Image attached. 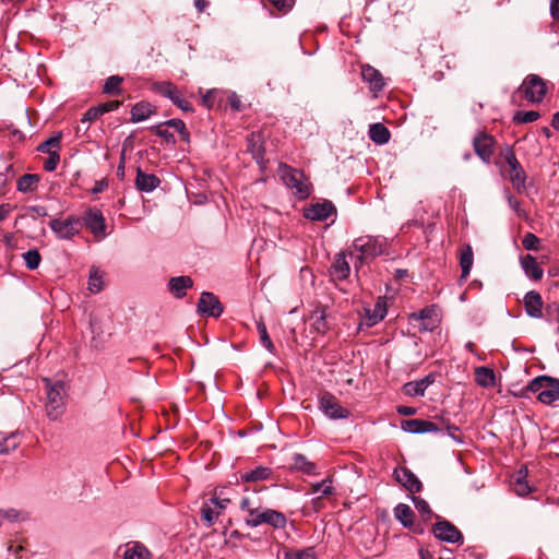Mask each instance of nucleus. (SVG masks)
Returning a JSON list of instances; mask_svg holds the SVG:
<instances>
[{"mask_svg":"<svg viewBox=\"0 0 559 559\" xmlns=\"http://www.w3.org/2000/svg\"><path fill=\"white\" fill-rule=\"evenodd\" d=\"M21 444V436L17 432H12L9 436L0 433V454H8L14 451Z\"/></svg>","mask_w":559,"mask_h":559,"instance_id":"38","label":"nucleus"},{"mask_svg":"<svg viewBox=\"0 0 559 559\" xmlns=\"http://www.w3.org/2000/svg\"><path fill=\"white\" fill-rule=\"evenodd\" d=\"M55 235L62 240H70L81 230V219L76 216H68L66 219H51L49 223Z\"/></svg>","mask_w":559,"mask_h":559,"instance_id":"10","label":"nucleus"},{"mask_svg":"<svg viewBox=\"0 0 559 559\" xmlns=\"http://www.w3.org/2000/svg\"><path fill=\"white\" fill-rule=\"evenodd\" d=\"M528 390L537 393V399L544 404H551L559 400V380L540 376L533 379L528 384Z\"/></svg>","mask_w":559,"mask_h":559,"instance_id":"3","label":"nucleus"},{"mask_svg":"<svg viewBox=\"0 0 559 559\" xmlns=\"http://www.w3.org/2000/svg\"><path fill=\"white\" fill-rule=\"evenodd\" d=\"M524 307L526 313L532 318L543 317V300L539 293L531 290L524 296Z\"/></svg>","mask_w":559,"mask_h":559,"instance_id":"22","label":"nucleus"},{"mask_svg":"<svg viewBox=\"0 0 559 559\" xmlns=\"http://www.w3.org/2000/svg\"><path fill=\"white\" fill-rule=\"evenodd\" d=\"M539 242V238L532 233H527L522 239V245L526 250H538Z\"/></svg>","mask_w":559,"mask_h":559,"instance_id":"52","label":"nucleus"},{"mask_svg":"<svg viewBox=\"0 0 559 559\" xmlns=\"http://www.w3.org/2000/svg\"><path fill=\"white\" fill-rule=\"evenodd\" d=\"M107 187H108V181L106 179H100L95 182V185L92 189V193H94V194L100 193L105 189H107Z\"/></svg>","mask_w":559,"mask_h":559,"instance_id":"59","label":"nucleus"},{"mask_svg":"<svg viewBox=\"0 0 559 559\" xmlns=\"http://www.w3.org/2000/svg\"><path fill=\"white\" fill-rule=\"evenodd\" d=\"M119 106H120V102L109 100V102L99 104L97 107H98L100 114L104 115L106 112L114 111V110L118 109Z\"/></svg>","mask_w":559,"mask_h":559,"instance_id":"57","label":"nucleus"},{"mask_svg":"<svg viewBox=\"0 0 559 559\" xmlns=\"http://www.w3.org/2000/svg\"><path fill=\"white\" fill-rule=\"evenodd\" d=\"M160 185V180L154 174H146L138 168L135 187L142 192H151Z\"/></svg>","mask_w":559,"mask_h":559,"instance_id":"24","label":"nucleus"},{"mask_svg":"<svg viewBox=\"0 0 559 559\" xmlns=\"http://www.w3.org/2000/svg\"><path fill=\"white\" fill-rule=\"evenodd\" d=\"M285 559H318L314 547H307L304 549H289L286 550Z\"/></svg>","mask_w":559,"mask_h":559,"instance_id":"40","label":"nucleus"},{"mask_svg":"<svg viewBox=\"0 0 559 559\" xmlns=\"http://www.w3.org/2000/svg\"><path fill=\"white\" fill-rule=\"evenodd\" d=\"M122 559H151V552L140 543H130L126 545Z\"/></svg>","mask_w":559,"mask_h":559,"instance_id":"31","label":"nucleus"},{"mask_svg":"<svg viewBox=\"0 0 559 559\" xmlns=\"http://www.w3.org/2000/svg\"><path fill=\"white\" fill-rule=\"evenodd\" d=\"M245 523L247 526L250 527H257L262 524H267L272 526L273 528H284L287 524V518L284 513L267 509V508H260L257 513L252 514L251 520H245Z\"/></svg>","mask_w":559,"mask_h":559,"instance_id":"6","label":"nucleus"},{"mask_svg":"<svg viewBox=\"0 0 559 559\" xmlns=\"http://www.w3.org/2000/svg\"><path fill=\"white\" fill-rule=\"evenodd\" d=\"M540 117L538 111L528 110V111H516L513 117V121L515 123H530L536 121Z\"/></svg>","mask_w":559,"mask_h":559,"instance_id":"46","label":"nucleus"},{"mask_svg":"<svg viewBox=\"0 0 559 559\" xmlns=\"http://www.w3.org/2000/svg\"><path fill=\"white\" fill-rule=\"evenodd\" d=\"M23 260L28 270H36L41 261V257L37 249H31L23 253Z\"/></svg>","mask_w":559,"mask_h":559,"instance_id":"45","label":"nucleus"},{"mask_svg":"<svg viewBox=\"0 0 559 559\" xmlns=\"http://www.w3.org/2000/svg\"><path fill=\"white\" fill-rule=\"evenodd\" d=\"M500 158H502L508 166V168L502 169V173L509 178L516 190L523 189L525 186L526 175L518 162L512 147L506 146V148L500 152Z\"/></svg>","mask_w":559,"mask_h":559,"instance_id":"4","label":"nucleus"},{"mask_svg":"<svg viewBox=\"0 0 559 559\" xmlns=\"http://www.w3.org/2000/svg\"><path fill=\"white\" fill-rule=\"evenodd\" d=\"M550 12L551 16L559 22V0H551Z\"/></svg>","mask_w":559,"mask_h":559,"instance_id":"62","label":"nucleus"},{"mask_svg":"<svg viewBox=\"0 0 559 559\" xmlns=\"http://www.w3.org/2000/svg\"><path fill=\"white\" fill-rule=\"evenodd\" d=\"M39 181V177L37 175H29V174H26V175H23L19 180H17V190L20 192H31L33 191L37 183Z\"/></svg>","mask_w":559,"mask_h":559,"instance_id":"41","label":"nucleus"},{"mask_svg":"<svg viewBox=\"0 0 559 559\" xmlns=\"http://www.w3.org/2000/svg\"><path fill=\"white\" fill-rule=\"evenodd\" d=\"M43 382L47 394L46 414L50 420H57L64 411V383L62 381L52 382L48 378H44Z\"/></svg>","mask_w":559,"mask_h":559,"instance_id":"2","label":"nucleus"},{"mask_svg":"<svg viewBox=\"0 0 559 559\" xmlns=\"http://www.w3.org/2000/svg\"><path fill=\"white\" fill-rule=\"evenodd\" d=\"M527 468L521 467L512 477V489L518 496H526L532 491L527 480Z\"/></svg>","mask_w":559,"mask_h":559,"instance_id":"26","label":"nucleus"},{"mask_svg":"<svg viewBox=\"0 0 559 559\" xmlns=\"http://www.w3.org/2000/svg\"><path fill=\"white\" fill-rule=\"evenodd\" d=\"M102 116L99 109L97 106L95 107H92L90 108L84 115H83V118L81 119V124H85L87 123V126L85 127V129L88 128V123H91L92 121H95L96 119H98L99 117Z\"/></svg>","mask_w":559,"mask_h":559,"instance_id":"54","label":"nucleus"},{"mask_svg":"<svg viewBox=\"0 0 559 559\" xmlns=\"http://www.w3.org/2000/svg\"><path fill=\"white\" fill-rule=\"evenodd\" d=\"M155 133L160 136V138H164L165 140L167 141H174V135L171 132H169L168 130L166 129H162L160 126H157L155 127Z\"/></svg>","mask_w":559,"mask_h":559,"instance_id":"60","label":"nucleus"},{"mask_svg":"<svg viewBox=\"0 0 559 559\" xmlns=\"http://www.w3.org/2000/svg\"><path fill=\"white\" fill-rule=\"evenodd\" d=\"M404 431L409 433H425L439 431L438 426L429 420L424 419H406L401 423Z\"/></svg>","mask_w":559,"mask_h":559,"instance_id":"20","label":"nucleus"},{"mask_svg":"<svg viewBox=\"0 0 559 559\" xmlns=\"http://www.w3.org/2000/svg\"><path fill=\"white\" fill-rule=\"evenodd\" d=\"M26 215L33 219H36L37 217H44L47 215V210L45 206L41 205H34L26 207Z\"/></svg>","mask_w":559,"mask_h":559,"instance_id":"55","label":"nucleus"},{"mask_svg":"<svg viewBox=\"0 0 559 559\" xmlns=\"http://www.w3.org/2000/svg\"><path fill=\"white\" fill-rule=\"evenodd\" d=\"M248 151L252 154L253 158L259 160L263 159L264 156V146L263 139L260 133H251L247 138Z\"/></svg>","mask_w":559,"mask_h":559,"instance_id":"33","label":"nucleus"},{"mask_svg":"<svg viewBox=\"0 0 559 559\" xmlns=\"http://www.w3.org/2000/svg\"><path fill=\"white\" fill-rule=\"evenodd\" d=\"M12 211V206L8 203L0 204V222L4 221Z\"/></svg>","mask_w":559,"mask_h":559,"instance_id":"61","label":"nucleus"},{"mask_svg":"<svg viewBox=\"0 0 559 559\" xmlns=\"http://www.w3.org/2000/svg\"><path fill=\"white\" fill-rule=\"evenodd\" d=\"M394 516H395V519L397 521H400V523L404 527L409 528V530H412L415 533H421L423 532V528H420L419 526L415 525V523H414V512H413V510L411 509L409 506H407L405 503H399L394 508Z\"/></svg>","mask_w":559,"mask_h":559,"instance_id":"21","label":"nucleus"},{"mask_svg":"<svg viewBox=\"0 0 559 559\" xmlns=\"http://www.w3.org/2000/svg\"><path fill=\"white\" fill-rule=\"evenodd\" d=\"M350 272L349 264L346 260V255L344 252H340L335 257V261L333 262L330 274L334 281H343L348 277Z\"/></svg>","mask_w":559,"mask_h":559,"instance_id":"23","label":"nucleus"},{"mask_svg":"<svg viewBox=\"0 0 559 559\" xmlns=\"http://www.w3.org/2000/svg\"><path fill=\"white\" fill-rule=\"evenodd\" d=\"M292 466L296 471H300L307 475L316 474V464L310 462L305 455L296 453L292 457Z\"/></svg>","mask_w":559,"mask_h":559,"instance_id":"36","label":"nucleus"},{"mask_svg":"<svg viewBox=\"0 0 559 559\" xmlns=\"http://www.w3.org/2000/svg\"><path fill=\"white\" fill-rule=\"evenodd\" d=\"M432 532L435 536L442 542L454 544L463 539L461 532L448 521H440L436 523Z\"/></svg>","mask_w":559,"mask_h":559,"instance_id":"14","label":"nucleus"},{"mask_svg":"<svg viewBox=\"0 0 559 559\" xmlns=\"http://www.w3.org/2000/svg\"><path fill=\"white\" fill-rule=\"evenodd\" d=\"M394 477L399 484H401L409 492H418L421 490V481L416 475L406 467H397L394 469Z\"/></svg>","mask_w":559,"mask_h":559,"instance_id":"16","label":"nucleus"},{"mask_svg":"<svg viewBox=\"0 0 559 559\" xmlns=\"http://www.w3.org/2000/svg\"><path fill=\"white\" fill-rule=\"evenodd\" d=\"M519 93L530 103H540L547 93V82L537 74H528L519 87Z\"/></svg>","mask_w":559,"mask_h":559,"instance_id":"7","label":"nucleus"},{"mask_svg":"<svg viewBox=\"0 0 559 559\" xmlns=\"http://www.w3.org/2000/svg\"><path fill=\"white\" fill-rule=\"evenodd\" d=\"M361 78L365 83L369 85V88L377 93L382 91L384 87V79L379 70L371 67L370 64L361 66Z\"/></svg>","mask_w":559,"mask_h":559,"instance_id":"19","label":"nucleus"},{"mask_svg":"<svg viewBox=\"0 0 559 559\" xmlns=\"http://www.w3.org/2000/svg\"><path fill=\"white\" fill-rule=\"evenodd\" d=\"M3 520H8L11 522L25 521L28 519V514L26 512L19 511L16 509H8L2 510Z\"/></svg>","mask_w":559,"mask_h":559,"instance_id":"50","label":"nucleus"},{"mask_svg":"<svg viewBox=\"0 0 559 559\" xmlns=\"http://www.w3.org/2000/svg\"><path fill=\"white\" fill-rule=\"evenodd\" d=\"M431 310L428 308L421 309L419 312H415L412 314V318L416 320H424L429 317Z\"/></svg>","mask_w":559,"mask_h":559,"instance_id":"63","label":"nucleus"},{"mask_svg":"<svg viewBox=\"0 0 559 559\" xmlns=\"http://www.w3.org/2000/svg\"><path fill=\"white\" fill-rule=\"evenodd\" d=\"M369 138L376 144H385L390 140V131L382 123H373L369 127Z\"/></svg>","mask_w":559,"mask_h":559,"instance_id":"35","label":"nucleus"},{"mask_svg":"<svg viewBox=\"0 0 559 559\" xmlns=\"http://www.w3.org/2000/svg\"><path fill=\"white\" fill-rule=\"evenodd\" d=\"M309 320L311 328L319 334H325L329 331V324L326 321V308L323 306H317L311 312Z\"/></svg>","mask_w":559,"mask_h":559,"instance_id":"25","label":"nucleus"},{"mask_svg":"<svg viewBox=\"0 0 559 559\" xmlns=\"http://www.w3.org/2000/svg\"><path fill=\"white\" fill-rule=\"evenodd\" d=\"M412 500L415 504L416 510L423 515L425 521H428L431 519L432 512L431 509L426 500L419 497H412Z\"/></svg>","mask_w":559,"mask_h":559,"instance_id":"47","label":"nucleus"},{"mask_svg":"<svg viewBox=\"0 0 559 559\" xmlns=\"http://www.w3.org/2000/svg\"><path fill=\"white\" fill-rule=\"evenodd\" d=\"M273 477V471L267 466H255L254 468L240 473L239 480L242 484L247 483H260L270 480Z\"/></svg>","mask_w":559,"mask_h":559,"instance_id":"18","label":"nucleus"},{"mask_svg":"<svg viewBox=\"0 0 559 559\" xmlns=\"http://www.w3.org/2000/svg\"><path fill=\"white\" fill-rule=\"evenodd\" d=\"M366 314L362 319L361 324L368 328L376 325L386 314L385 306L379 300L373 306V309H365Z\"/></svg>","mask_w":559,"mask_h":559,"instance_id":"29","label":"nucleus"},{"mask_svg":"<svg viewBox=\"0 0 559 559\" xmlns=\"http://www.w3.org/2000/svg\"><path fill=\"white\" fill-rule=\"evenodd\" d=\"M122 83V78L119 75L109 76L104 84L103 92L111 95L121 94L120 85Z\"/></svg>","mask_w":559,"mask_h":559,"instance_id":"43","label":"nucleus"},{"mask_svg":"<svg viewBox=\"0 0 559 559\" xmlns=\"http://www.w3.org/2000/svg\"><path fill=\"white\" fill-rule=\"evenodd\" d=\"M229 501V499L214 497L202 506L201 516L207 526L214 524L222 511L226 509Z\"/></svg>","mask_w":559,"mask_h":559,"instance_id":"13","label":"nucleus"},{"mask_svg":"<svg viewBox=\"0 0 559 559\" xmlns=\"http://www.w3.org/2000/svg\"><path fill=\"white\" fill-rule=\"evenodd\" d=\"M397 412L401 415L411 416V415H414L416 413V409L414 407H411V406H400L397 408Z\"/></svg>","mask_w":559,"mask_h":559,"instance_id":"64","label":"nucleus"},{"mask_svg":"<svg viewBox=\"0 0 559 559\" xmlns=\"http://www.w3.org/2000/svg\"><path fill=\"white\" fill-rule=\"evenodd\" d=\"M80 219L96 240H103L107 236L106 221L99 209L88 207Z\"/></svg>","mask_w":559,"mask_h":559,"instance_id":"8","label":"nucleus"},{"mask_svg":"<svg viewBox=\"0 0 559 559\" xmlns=\"http://www.w3.org/2000/svg\"><path fill=\"white\" fill-rule=\"evenodd\" d=\"M213 96H214V91H207V92L202 96V105H203L204 107H206L207 109L212 108V107H213V105H214Z\"/></svg>","mask_w":559,"mask_h":559,"instance_id":"58","label":"nucleus"},{"mask_svg":"<svg viewBox=\"0 0 559 559\" xmlns=\"http://www.w3.org/2000/svg\"><path fill=\"white\" fill-rule=\"evenodd\" d=\"M386 240L382 237L361 236L354 240L352 255H355L360 264L374 259L385 252Z\"/></svg>","mask_w":559,"mask_h":559,"instance_id":"1","label":"nucleus"},{"mask_svg":"<svg viewBox=\"0 0 559 559\" xmlns=\"http://www.w3.org/2000/svg\"><path fill=\"white\" fill-rule=\"evenodd\" d=\"M192 286L193 281L189 276L171 277L168 282L170 293L177 298L186 296V290Z\"/></svg>","mask_w":559,"mask_h":559,"instance_id":"27","label":"nucleus"},{"mask_svg":"<svg viewBox=\"0 0 559 559\" xmlns=\"http://www.w3.org/2000/svg\"><path fill=\"white\" fill-rule=\"evenodd\" d=\"M151 90L166 98H169L174 103V105H176L182 111H193V107L191 106V104L183 98L181 92L171 82H155L152 84Z\"/></svg>","mask_w":559,"mask_h":559,"instance_id":"9","label":"nucleus"},{"mask_svg":"<svg viewBox=\"0 0 559 559\" xmlns=\"http://www.w3.org/2000/svg\"><path fill=\"white\" fill-rule=\"evenodd\" d=\"M164 124L169 126V127L174 128L175 130H177L181 134L182 139L188 141L189 133H188L186 124L182 120L170 119V120L166 121Z\"/></svg>","mask_w":559,"mask_h":559,"instance_id":"51","label":"nucleus"},{"mask_svg":"<svg viewBox=\"0 0 559 559\" xmlns=\"http://www.w3.org/2000/svg\"><path fill=\"white\" fill-rule=\"evenodd\" d=\"M308 495H319L318 499H322L325 497L333 496L335 493V488L333 486V481L330 477L323 479L319 483H312L310 485L309 490L307 491Z\"/></svg>","mask_w":559,"mask_h":559,"instance_id":"30","label":"nucleus"},{"mask_svg":"<svg viewBox=\"0 0 559 559\" xmlns=\"http://www.w3.org/2000/svg\"><path fill=\"white\" fill-rule=\"evenodd\" d=\"M335 212L332 202L324 201L310 205L305 211V217L311 221H325Z\"/></svg>","mask_w":559,"mask_h":559,"instance_id":"17","label":"nucleus"},{"mask_svg":"<svg viewBox=\"0 0 559 559\" xmlns=\"http://www.w3.org/2000/svg\"><path fill=\"white\" fill-rule=\"evenodd\" d=\"M270 3H272L277 10L287 12L289 11L294 4L295 0H267Z\"/></svg>","mask_w":559,"mask_h":559,"instance_id":"56","label":"nucleus"},{"mask_svg":"<svg viewBox=\"0 0 559 559\" xmlns=\"http://www.w3.org/2000/svg\"><path fill=\"white\" fill-rule=\"evenodd\" d=\"M103 287V277L97 270H91L90 278H88V289L92 293L100 292Z\"/></svg>","mask_w":559,"mask_h":559,"instance_id":"49","label":"nucleus"},{"mask_svg":"<svg viewBox=\"0 0 559 559\" xmlns=\"http://www.w3.org/2000/svg\"><path fill=\"white\" fill-rule=\"evenodd\" d=\"M474 261L473 249L469 245L464 246L460 255V265L462 270V277L466 278L469 275Z\"/></svg>","mask_w":559,"mask_h":559,"instance_id":"39","label":"nucleus"},{"mask_svg":"<svg viewBox=\"0 0 559 559\" xmlns=\"http://www.w3.org/2000/svg\"><path fill=\"white\" fill-rule=\"evenodd\" d=\"M198 311L216 318L223 313V306L215 295L203 292L198 302Z\"/></svg>","mask_w":559,"mask_h":559,"instance_id":"15","label":"nucleus"},{"mask_svg":"<svg viewBox=\"0 0 559 559\" xmlns=\"http://www.w3.org/2000/svg\"><path fill=\"white\" fill-rule=\"evenodd\" d=\"M154 112V107L148 103H138L131 109V121L140 122L147 119Z\"/></svg>","mask_w":559,"mask_h":559,"instance_id":"37","label":"nucleus"},{"mask_svg":"<svg viewBox=\"0 0 559 559\" xmlns=\"http://www.w3.org/2000/svg\"><path fill=\"white\" fill-rule=\"evenodd\" d=\"M283 180L298 199L305 200L310 195L311 183L301 170L285 167Z\"/></svg>","mask_w":559,"mask_h":559,"instance_id":"5","label":"nucleus"},{"mask_svg":"<svg viewBox=\"0 0 559 559\" xmlns=\"http://www.w3.org/2000/svg\"><path fill=\"white\" fill-rule=\"evenodd\" d=\"M430 383L428 377L419 381L407 382L403 386V392L408 396H423Z\"/></svg>","mask_w":559,"mask_h":559,"instance_id":"34","label":"nucleus"},{"mask_svg":"<svg viewBox=\"0 0 559 559\" xmlns=\"http://www.w3.org/2000/svg\"><path fill=\"white\" fill-rule=\"evenodd\" d=\"M257 330H258V333L260 336V342H261L262 346L264 348H266L270 353L273 354L275 352V346H274L271 337L269 336L265 323L262 319L257 321Z\"/></svg>","mask_w":559,"mask_h":559,"instance_id":"42","label":"nucleus"},{"mask_svg":"<svg viewBox=\"0 0 559 559\" xmlns=\"http://www.w3.org/2000/svg\"><path fill=\"white\" fill-rule=\"evenodd\" d=\"M475 381L483 388H493L496 385V374L488 367H477L475 369Z\"/></svg>","mask_w":559,"mask_h":559,"instance_id":"32","label":"nucleus"},{"mask_svg":"<svg viewBox=\"0 0 559 559\" xmlns=\"http://www.w3.org/2000/svg\"><path fill=\"white\" fill-rule=\"evenodd\" d=\"M521 266L525 274L534 281L542 280L544 275L543 269L538 265L536 259L531 254L521 258Z\"/></svg>","mask_w":559,"mask_h":559,"instance_id":"28","label":"nucleus"},{"mask_svg":"<svg viewBox=\"0 0 559 559\" xmlns=\"http://www.w3.org/2000/svg\"><path fill=\"white\" fill-rule=\"evenodd\" d=\"M320 409L331 419H345L349 411L344 408L332 394H324L320 399Z\"/></svg>","mask_w":559,"mask_h":559,"instance_id":"12","label":"nucleus"},{"mask_svg":"<svg viewBox=\"0 0 559 559\" xmlns=\"http://www.w3.org/2000/svg\"><path fill=\"white\" fill-rule=\"evenodd\" d=\"M59 162H60L59 151L53 150V152H51L50 155L48 156V158L44 162V169L46 171H53V170H56Z\"/></svg>","mask_w":559,"mask_h":559,"instance_id":"53","label":"nucleus"},{"mask_svg":"<svg viewBox=\"0 0 559 559\" xmlns=\"http://www.w3.org/2000/svg\"><path fill=\"white\" fill-rule=\"evenodd\" d=\"M496 140L486 132H478L473 139L476 155L486 164H489L495 151Z\"/></svg>","mask_w":559,"mask_h":559,"instance_id":"11","label":"nucleus"},{"mask_svg":"<svg viewBox=\"0 0 559 559\" xmlns=\"http://www.w3.org/2000/svg\"><path fill=\"white\" fill-rule=\"evenodd\" d=\"M260 504L250 498H242L240 502V509L247 513L245 520H251L252 514L257 513L260 509Z\"/></svg>","mask_w":559,"mask_h":559,"instance_id":"48","label":"nucleus"},{"mask_svg":"<svg viewBox=\"0 0 559 559\" xmlns=\"http://www.w3.org/2000/svg\"><path fill=\"white\" fill-rule=\"evenodd\" d=\"M60 146L61 134H57L40 143L37 150L41 153H47L48 155H50V153L53 152V150L59 151Z\"/></svg>","mask_w":559,"mask_h":559,"instance_id":"44","label":"nucleus"}]
</instances>
